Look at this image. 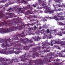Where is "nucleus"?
Here are the masks:
<instances>
[{
    "mask_svg": "<svg viewBox=\"0 0 65 65\" xmlns=\"http://www.w3.org/2000/svg\"><path fill=\"white\" fill-rule=\"evenodd\" d=\"M2 22L0 21V27L3 26H11L12 27L10 28H0V33L4 34L6 33L10 32L11 31H17V30H21V25H18L16 27V25H19L20 24V20L19 19L17 18L16 19H13L12 20L10 21L9 20L7 21H6L4 20H3Z\"/></svg>",
    "mask_w": 65,
    "mask_h": 65,
    "instance_id": "obj_1",
    "label": "nucleus"
},
{
    "mask_svg": "<svg viewBox=\"0 0 65 65\" xmlns=\"http://www.w3.org/2000/svg\"><path fill=\"white\" fill-rule=\"evenodd\" d=\"M5 42L6 43H3L2 44V46L4 47V50H3L2 51H0V53L1 54H5L6 55H8V54H13L14 53L16 55L19 54L20 53H21L22 51H13L14 49L15 48H10L9 49L10 50L13 49L12 50H11L9 52H6V51H7L8 50V48L6 47L7 46H11L12 45H13L14 43H10V45L8 44V42H11L10 41V39H6Z\"/></svg>",
    "mask_w": 65,
    "mask_h": 65,
    "instance_id": "obj_2",
    "label": "nucleus"
},
{
    "mask_svg": "<svg viewBox=\"0 0 65 65\" xmlns=\"http://www.w3.org/2000/svg\"><path fill=\"white\" fill-rule=\"evenodd\" d=\"M24 32H23L22 33L18 34L17 36H15L13 38H14V40H19L21 43L26 44L29 42V43H32L33 42V41L32 40V39L29 40V39L28 38H25L24 40L22 39H21V38L19 37H25V35H24Z\"/></svg>",
    "mask_w": 65,
    "mask_h": 65,
    "instance_id": "obj_3",
    "label": "nucleus"
},
{
    "mask_svg": "<svg viewBox=\"0 0 65 65\" xmlns=\"http://www.w3.org/2000/svg\"><path fill=\"white\" fill-rule=\"evenodd\" d=\"M32 56H30V55H28L26 53H25V55H23L22 56L20 57V58H17V60H18V62L19 61H22V62H24L26 60H27V58H30Z\"/></svg>",
    "mask_w": 65,
    "mask_h": 65,
    "instance_id": "obj_4",
    "label": "nucleus"
},
{
    "mask_svg": "<svg viewBox=\"0 0 65 65\" xmlns=\"http://www.w3.org/2000/svg\"><path fill=\"white\" fill-rule=\"evenodd\" d=\"M30 8H33L31 7L30 5H28L27 7H25L23 8H22L21 9V8H20V9L19 8H17L16 10V11H21V13H24V11H25V9L28 10V9H30Z\"/></svg>",
    "mask_w": 65,
    "mask_h": 65,
    "instance_id": "obj_5",
    "label": "nucleus"
},
{
    "mask_svg": "<svg viewBox=\"0 0 65 65\" xmlns=\"http://www.w3.org/2000/svg\"><path fill=\"white\" fill-rule=\"evenodd\" d=\"M37 48H32V52L33 53V54H32V57L33 58H35V56H36L37 57H39L38 53H36L37 51Z\"/></svg>",
    "mask_w": 65,
    "mask_h": 65,
    "instance_id": "obj_6",
    "label": "nucleus"
},
{
    "mask_svg": "<svg viewBox=\"0 0 65 65\" xmlns=\"http://www.w3.org/2000/svg\"><path fill=\"white\" fill-rule=\"evenodd\" d=\"M4 14L2 12H0V18H5L6 15H9L10 18H12L13 16L12 13H6Z\"/></svg>",
    "mask_w": 65,
    "mask_h": 65,
    "instance_id": "obj_7",
    "label": "nucleus"
},
{
    "mask_svg": "<svg viewBox=\"0 0 65 65\" xmlns=\"http://www.w3.org/2000/svg\"><path fill=\"white\" fill-rule=\"evenodd\" d=\"M13 61H14L15 62L18 63V60L17 58H16L14 60L12 59V61H10L8 63H6V62H4L2 63V64L3 65H10L9 64H12L13 63Z\"/></svg>",
    "mask_w": 65,
    "mask_h": 65,
    "instance_id": "obj_8",
    "label": "nucleus"
},
{
    "mask_svg": "<svg viewBox=\"0 0 65 65\" xmlns=\"http://www.w3.org/2000/svg\"><path fill=\"white\" fill-rule=\"evenodd\" d=\"M50 8V7H47L46 8V10L44 11V12L46 13H47L48 12H49L50 14L53 13L54 12V10H50V9H49V8Z\"/></svg>",
    "mask_w": 65,
    "mask_h": 65,
    "instance_id": "obj_9",
    "label": "nucleus"
},
{
    "mask_svg": "<svg viewBox=\"0 0 65 65\" xmlns=\"http://www.w3.org/2000/svg\"><path fill=\"white\" fill-rule=\"evenodd\" d=\"M28 46H21V48H17L16 49L17 50H26V51H28L29 50V48H28Z\"/></svg>",
    "mask_w": 65,
    "mask_h": 65,
    "instance_id": "obj_10",
    "label": "nucleus"
},
{
    "mask_svg": "<svg viewBox=\"0 0 65 65\" xmlns=\"http://www.w3.org/2000/svg\"><path fill=\"white\" fill-rule=\"evenodd\" d=\"M58 17L61 18V20H64L65 19V18H64V17H65V16H61H61H59V15H57V16H54L53 17V18L54 19H55L56 21H59V18H58Z\"/></svg>",
    "mask_w": 65,
    "mask_h": 65,
    "instance_id": "obj_11",
    "label": "nucleus"
},
{
    "mask_svg": "<svg viewBox=\"0 0 65 65\" xmlns=\"http://www.w3.org/2000/svg\"><path fill=\"white\" fill-rule=\"evenodd\" d=\"M55 42L57 44H61V46L65 45V41H61L60 42L59 41H55Z\"/></svg>",
    "mask_w": 65,
    "mask_h": 65,
    "instance_id": "obj_12",
    "label": "nucleus"
},
{
    "mask_svg": "<svg viewBox=\"0 0 65 65\" xmlns=\"http://www.w3.org/2000/svg\"><path fill=\"white\" fill-rule=\"evenodd\" d=\"M32 38L33 39H35V41H38L39 39H40V38L39 36H37V37L36 36L35 37H32Z\"/></svg>",
    "mask_w": 65,
    "mask_h": 65,
    "instance_id": "obj_13",
    "label": "nucleus"
},
{
    "mask_svg": "<svg viewBox=\"0 0 65 65\" xmlns=\"http://www.w3.org/2000/svg\"><path fill=\"white\" fill-rule=\"evenodd\" d=\"M59 35L60 36H62V33L60 31L58 32L57 34H56V35Z\"/></svg>",
    "mask_w": 65,
    "mask_h": 65,
    "instance_id": "obj_14",
    "label": "nucleus"
},
{
    "mask_svg": "<svg viewBox=\"0 0 65 65\" xmlns=\"http://www.w3.org/2000/svg\"><path fill=\"white\" fill-rule=\"evenodd\" d=\"M46 4V1L44 0L42 2V6H44V5H45Z\"/></svg>",
    "mask_w": 65,
    "mask_h": 65,
    "instance_id": "obj_15",
    "label": "nucleus"
},
{
    "mask_svg": "<svg viewBox=\"0 0 65 65\" xmlns=\"http://www.w3.org/2000/svg\"><path fill=\"white\" fill-rule=\"evenodd\" d=\"M32 11V9H31L28 10L26 13V15H27L28 14H30L31 13V12Z\"/></svg>",
    "mask_w": 65,
    "mask_h": 65,
    "instance_id": "obj_16",
    "label": "nucleus"
},
{
    "mask_svg": "<svg viewBox=\"0 0 65 65\" xmlns=\"http://www.w3.org/2000/svg\"><path fill=\"white\" fill-rule=\"evenodd\" d=\"M59 25H65V26H64V28L61 29V30H65V23L64 24H63V23H61V22L59 23Z\"/></svg>",
    "mask_w": 65,
    "mask_h": 65,
    "instance_id": "obj_17",
    "label": "nucleus"
},
{
    "mask_svg": "<svg viewBox=\"0 0 65 65\" xmlns=\"http://www.w3.org/2000/svg\"><path fill=\"white\" fill-rule=\"evenodd\" d=\"M46 44H48V45H51V43H43V46H45V45H46Z\"/></svg>",
    "mask_w": 65,
    "mask_h": 65,
    "instance_id": "obj_18",
    "label": "nucleus"
},
{
    "mask_svg": "<svg viewBox=\"0 0 65 65\" xmlns=\"http://www.w3.org/2000/svg\"><path fill=\"white\" fill-rule=\"evenodd\" d=\"M15 47H16V46H21V44L18 43L17 44H15Z\"/></svg>",
    "mask_w": 65,
    "mask_h": 65,
    "instance_id": "obj_19",
    "label": "nucleus"
},
{
    "mask_svg": "<svg viewBox=\"0 0 65 65\" xmlns=\"http://www.w3.org/2000/svg\"><path fill=\"white\" fill-rule=\"evenodd\" d=\"M41 21L42 22H45L47 21V19H45V18H43L42 19Z\"/></svg>",
    "mask_w": 65,
    "mask_h": 65,
    "instance_id": "obj_20",
    "label": "nucleus"
},
{
    "mask_svg": "<svg viewBox=\"0 0 65 65\" xmlns=\"http://www.w3.org/2000/svg\"><path fill=\"white\" fill-rule=\"evenodd\" d=\"M21 3H26L27 2L25 0H22Z\"/></svg>",
    "mask_w": 65,
    "mask_h": 65,
    "instance_id": "obj_21",
    "label": "nucleus"
},
{
    "mask_svg": "<svg viewBox=\"0 0 65 65\" xmlns=\"http://www.w3.org/2000/svg\"><path fill=\"white\" fill-rule=\"evenodd\" d=\"M28 30H28V31H32V30H33V29L32 28H28Z\"/></svg>",
    "mask_w": 65,
    "mask_h": 65,
    "instance_id": "obj_22",
    "label": "nucleus"
},
{
    "mask_svg": "<svg viewBox=\"0 0 65 65\" xmlns=\"http://www.w3.org/2000/svg\"><path fill=\"white\" fill-rule=\"evenodd\" d=\"M59 57H62V54L60 53H59Z\"/></svg>",
    "mask_w": 65,
    "mask_h": 65,
    "instance_id": "obj_23",
    "label": "nucleus"
},
{
    "mask_svg": "<svg viewBox=\"0 0 65 65\" xmlns=\"http://www.w3.org/2000/svg\"><path fill=\"white\" fill-rule=\"evenodd\" d=\"M4 42V40L3 39H2L0 41V43H2V42Z\"/></svg>",
    "mask_w": 65,
    "mask_h": 65,
    "instance_id": "obj_24",
    "label": "nucleus"
},
{
    "mask_svg": "<svg viewBox=\"0 0 65 65\" xmlns=\"http://www.w3.org/2000/svg\"><path fill=\"white\" fill-rule=\"evenodd\" d=\"M58 65V63L56 62H54L53 63V65Z\"/></svg>",
    "mask_w": 65,
    "mask_h": 65,
    "instance_id": "obj_25",
    "label": "nucleus"
},
{
    "mask_svg": "<svg viewBox=\"0 0 65 65\" xmlns=\"http://www.w3.org/2000/svg\"><path fill=\"white\" fill-rule=\"evenodd\" d=\"M55 1L56 2H59L61 1L60 0H55Z\"/></svg>",
    "mask_w": 65,
    "mask_h": 65,
    "instance_id": "obj_26",
    "label": "nucleus"
},
{
    "mask_svg": "<svg viewBox=\"0 0 65 65\" xmlns=\"http://www.w3.org/2000/svg\"><path fill=\"white\" fill-rule=\"evenodd\" d=\"M46 19H48V18H49L50 19H52V18H51V17H46L45 18Z\"/></svg>",
    "mask_w": 65,
    "mask_h": 65,
    "instance_id": "obj_27",
    "label": "nucleus"
},
{
    "mask_svg": "<svg viewBox=\"0 0 65 65\" xmlns=\"http://www.w3.org/2000/svg\"><path fill=\"white\" fill-rule=\"evenodd\" d=\"M2 3H4L5 2H6V1H1Z\"/></svg>",
    "mask_w": 65,
    "mask_h": 65,
    "instance_id": "obj_28",
    "label": "nucleus"
},
{
    "mask_svg": "<svg viewBox=\"0 0 65 65\" xmlns=\"http://www.w3.org/2000/svg\"><path fill=\"white\" fill-rule=\"evenodd\" d=\"M9 5L8 4H6L5 5V6L6 7H8Z\"/></svg>",
    "mask_w": 65,
    "mask_h": 65,
    "instance_id": "obj_29",
    "label": "nucleus"
},
{
    "mask_svg": "<svg viewBox=\"0 0 65 65\" xmlns=\"http://www.w3.org/2000/svg\"><path fill=\"white\" fill-rule=\"evenodd\" d=\"M39 3H41L42 2V1H41V0H38Z\"/></svg>",
    "mask_w": 65,
    "mask_h": 65,
    "instance_id": "obj_30",
    "label": "nucleus"
},
{
    "mask_svg": "<svg viewBox=\"0 0 65 65\" xmlns=\"http://www.w3.org/2000/svg\"><path fill=\"white\" fill-rule=\"evenodd\" d=\"M50 53H48L47 54V56H45V57H48V56H50Z\"/></svg>",
    "mask_w": 65,
    "mask_h": 65,
    "instance_id": "obj_31",
    "label": "nucleus"
},
{
    "mask_svg": "<svg viewBox=\"0 0 65 65\" xmlns=\"http://www.w3.org/2000/svg\"><path fill=\"white\" fill-rule=\"evenodd\" d=\"M41 49V47L40 46H39L38 48V50H40Z\"/></svg>",
    "mask_w": 65,
    "mask_h": 65,
    "instance_id": "obj_32",
    "label": "nucleus"
},
{
    "mask_svg": "<svg viewBox=\"0 0 65 65\" xmlns=\"http://www.w3.org/2000/svg\"><path fill=\"white\" fill-rule=\"evenodd\" d=\"M29 19H31V18H32V16H29Z\"/></svg>",
    "mask_w": 65,
    "mask_h": 65,
    "instance_id": "obj_33",
    "label": "nucleus"
},
{
    "mask_svg": "<svg viewBox=\"0 0 65 65\" xmlns=\"http://www.w3.org/2000/svg\"><path fill=\"white\" fill-rule=\"evenodd\" d=\"M29 25H30V26H33V25H34V23H32V24H29Z\"/></svg>",
    "mask_w": 65,
    "mask_h": 65,
    "instance_id": "obj_34",
    "label": "nucleus"
},
{
    "mask_svg": "<svg viewBox=\"0 0 65 65\" xmlns=\"http://www.w3.org/2000/svg\"><path fill=\"white\" fill-rule=\"evenodd\" d=\"M33 45H33V44H31L30 45H29V46L30 47H31L32 46H33Z\"/></svg>",
    "mask_w": 65,
    "mask_h": 65,
    "instance_id": "obj_35",
    "label": "nucleus"
},
{
    "mask_svg": "<svg viewBox=\"0 0 65 65\" xmlns=\"http://www.w3.org/2000/svg\"><path fill=\"white\" fill-rule=\"evenodd\" d=\"M47 31L48 33H50V30L48 29H47Z\"/></svg>",
    "mask_w": 65,
    "mask_h": 65,
    "instance_id": "obj_36",
    "label": "nucleus"
},
{
    "mask_svg": "<svg viewBox=\"0 0 65 65\" xmlns=\"http://www.w3.org/2000/svg\"><path fill=\"white\" fill-rule=\"evenodd\" d=\"M38 12V11L36 10H35L34 11V12Z\"/></svg>",
    "mask_w": 65,
    "mask_h": 65,
    "instance_id": "obj_37",
    "label": "nucleus"
},
{
    "mask_svg": "<svg viewBox=\"0 0 65 65\" xmlns=\"http://www.w3.org/2000/svg\"><path fill=\"white\" fill-rule=\"evenodd\" d=\"M54 8H55V9H54V11H57V10L56 9V7H55Z\"/></svg>",
    "mask_w": 65,
    "mask_h": 65,
    "instance_id": "obj_38",
    "label": "nucleus"
},
{
    "mask_svg": "<svg viewBox=\"0 0 65 65\" xmlns=\"http://www.w3.org/2000/svg\"><path fill=\"white\" fill-rule=\"evenodd\" d=\"M11 9H11V8H10L8 9V10H7V11H9V10H11Z\"/></svg>",
    "mask_w": 65,
    "mask_h": 65,
    "instance_id": "obj_39",
    "label": "nucleus"
},
{
    "mask_svg": "<svg viewBox=\"0 0 65 65\" xmlns=\"http://www.w3.org/2000/svg\"><path fill=\"white\" fill-rule=\"evenodd\" d=\"M51 46H53V43H52V41H51Z\"/></svg>",
    "mask_w": 65,
    "mask_h": 65,
    "instance_id": "obj_40",
    "label": "nucleus"
},
{
    "mask_svg": "<svg viewBox=\"0 0 65 65\" xmlns=\"http://www.w3.org/2000/svg\"><path fill=\"white\" fill-rule=\"evenodd\" d=\"M3 61V59H0V62H2Z\"/></svg>",
    "mask_w": 65,
    "mask_h": 65,
    "instance_id": "obj_41",
    "label": "nucleus"
},
{
    "mask_svg": "<svg viewBox=\"0 0 65 65\" xmlns=\"http://www.w3.org/2000/svg\"><path fill=\"white\" fill-rule=\"evenodd\" d=\"M34 29H37V27H36V25H35L34 26Z\"/></svg>",
    "mask_w": 65,
    "mask_h": 65,
    "instance_id": "obj_42",
    "label": "nucleus"
},
{
    "mask_svg": "<svg viewBox=\"0 0 65 65\" xmlns=\"http://www.w3.org/2000/svg\"><path fill=\"white\" fill-rule=\"evenodd\" d=\"M61 52H62V53H63V52H64V53H65V49L63 51H62Z\"/></svg>",
    "mask_w": 65,
    "mask_h": 65,
    "instance_id": "obj_43",
    "label": "nucleus"
},
{
    "mask_svg": "<svg viewBox=\"0 0 65 65\" xmlns=\"http://www.w3.org/2000/svg\"><path fill=\"white\" fill-rule=\"evenodd\" d=\"M4 61H8V60L7 59H4Z\"/></svg>",
    "mask_w": 65,
    "mask_h": 65,
    "instance_id": "obj_44",
    "label": "nucleus"
},
{
    "mask_svg": "<svg viewBox=\"0 0 65 65\" xmlns=\"http://www.w3.org/2000/svg\"><path fill=\"white\" fill-rule=\"evenodd\" d=\"M25 26H29V25H28L27 24H25Z\"/></svg>",
    "mask_w": 65,
    "mask_h": 65,
    "instance_id": "obj_45",
    "label": "nucleus"
},
{
    "mask_svg": "<svg viewBox=\"0 0 65 65\" xmlns=\"http://www.w3.org/2000/svg\"><path fill=\"white\" fill-rule=\"evenodd\" d=\"M62 33H63V34H65V31H62Z\"/></svg>",
    "mask_w": 65,
    "mask_h": 65,
    "instance_id": "obj_46",
    "label": "nucleus"
},
{
    "mask_svg": "<svg viewBox=\"0 0 65 65\" xmlns=\"http://www.w3.org/2000/svg\"><path fill=\"white\" fill-rule=\"evenodd\" d=\"M32 5L34 6V7H36V6L35 5Z\"/></svg>",
    "mask_w": 65,
    "mask_h": 65,
    "instance_id": "obj_47",
    "label": "nucleus"
},
{
    "mask_svg": "<svg viewBox=\"0 0 65 65\" xmlns=\"http://www.w3.org/2000/svg\"><path fill=\"white\" fill-rule=\"evenodd\" d=\"M44 57H45V56H42H42H41V58H44Z\"/></svg>",
    "mask_w": 65,
    "mask_h": 65,
    "instance_id": "obj_48",
    "label": "nucleus"
},
{
    "mask_svg": "<svg viewBox=\"0 0 65 65\" xmlns=\"http://www.w3.org/2000/svg\"><path fill=\"white\" fill-rule=\"evenodd\" d=\"M62 5L63 6V7H64V8H65V5L63 4Z\"/></svg>",
    "mask_w": 65,
    "mask_h": 65,
    "instance_id": "obj_49",
    "label": "nucleus"
},
{
    "mask_svg": "<svg viewBox=\"0 0 65 65\" xmlns=\"http://www.w3.org/2000/svg\"><path fill=\"white\" fill-rule=\"evenodd\" d=\"M9 18V17H7V18H6V20H7V19H8Z\"/></svg>",
    "mask_w": 65,
    "mask_h": 65,
    "instance_id": "obj_50",
    "label": "nucleus"
},
{
    "mask_svg": "<svg viewBox=\"0 0 65 65\" xmlns=\"http://www.w3.org/2000/svg\"><path fill=\"white\" fill-rule=\"evenodd\" d=\"M57 6L58 7H60V5H58Z\"/></svg>",
    "mask_w": 65,
    "mask_h": 65,
    "instance_id": "obj_51",
    "label": "nucleus"
},
{
    "mask_svg": "<svg viewBox=\"0 0 65 65\" xmlns=\"http://www.w3.org/2000/svg\"><path fill=\"white\" fill-rule=\"evenodd\" d=\"M2 5H0V8H2Z\"/></svg>",
    "mask_w": 65,
    "mask_h": 65,
    "instance_id": "obj_52",
    "label": "nucleus"
},
{
    "mask_svg": "<svg viewBox=\"0 0 65 65\" xmlns=\"http://www.w3.org/2000/svg\"><path fill=\"white\" fill-rule=\"evenodd\" d=\"M52 0H49L48 2H50Z\"/></svg>",
    "mask_w": 65,
    "mask_h": 65,
    "instance_id": "obj_53",
    "label": "nucleus"
},
{
    "mask_svg": "<svg viewBox=\"0 0 65 65\" xmlns=\"http://www.w3.org/2000/svg\"><path fill=\"white\" fill-rule=\"evenodd\" d=\"M33 22H34V21H35V20L33 19L32 20Z\"/></svg>",
    "mask_w": 65,
    "mask_h": 65,
    "instance_id": "obj_54",
    "label": "nucleus"
},
{
    "mask_svg": "<svg viewBox=\"0 0 65 65\" xmlns=\"http://www.w3.org/2000/svg\"><path fill=\"white\" fill-rule=\"evenodd\" d=\"M34 18H36V17H35V16H34Z\"/></svg>",
    "mask_w": 65,
    "mask_h": 65,
    "instance_id": "obj_55",
    "label": "nucleus"
},
{
    "mask_svg": "<svg viewBox=\"0 0 65 65\" xmlns=\"http://www.w3.org/2000/svg\"><path fill=\"white\" fill-rule=\"evenodd\" d=\"M42 49H44V47H42Z\"/></svg>",
    "mask_w": 65,
    "mask_h": 65,
    "instance_id": "obj_56",
    "label": "nucleus"
},
{
    "mask_svg": "<svg viewBox=\"0 0 65 65\" xmlns=\"http://www.w3.org/2000/svg\"><path fill=\"white\" fill-rule=\"evenodd\" d=\"M18 42H19V41H17V42H15V43H18Z\"/></svg>",
    "mask_w": 65,
    "mask_h": 65,
    "instance_id": "obj_57",
    "label": "nucleus"
},
{
    "mask_svg": "<svg viewBox=\"0 0 65 65\" xmlns=\"http://www.w3.org/2000/svg\"><path fill=\"white\" fill-rule=\"evenodd\" d=\"M40 12H41V13H42V11H40Z\"/></svg>",
    "mask_w": 65,
    "mask_h": 65,
    "instance_id": "obj_58",
    "label": "nucleus"
},
{
    "mask_svg": "<svg viewBox=\"0 0 65 65\" xmlns=\"http://www.w3.org/2000/svg\"><path fill=\"white\" fill-rule=\"evenodd\" d=\"M41 31L42 32V33H43V30H41Z\"/></svg>",
    "mask_w": 65,
    "mask_h": 65,
    "instance_id": "obj_59",
    "label": "nucleus"
},
{
    "mask_svg": "<svg viewBox=\"0 0 65 65\" xmlns=\"http://www.w3.org/2000/svg\"><path fill=\"white\" fill-rule=\"evenodd\" d=\"M48 5H50V3H49L48 4Z\"/></svg>",
    "mask_w": 65,
    "mask_h": 65,
    "instance_id": "obj_60",
    "label": "nucleus"
},
{
    "mask_svg": "<svg viewBox=\"0 0 65 65\" xmlns=\"http://www.w3.org/2000/svg\"><path fill=\"white\" fill-rule=\"evenodd\" d=\"M3 9H5V7L3 8Z\"/></svg>",
    "mask_w": 65,
    "mask_h": 65,
    "instance_id": "obj_61",
    "label": "nucleus"
},
{
    "mask_svg": "<svg viewBox=\"0 0 65 65\" xmlns=\"http://www.w3.org/2000/svg\"><path fill=\"white\" fill-rule=\"evenodd\" d=\"M60 7H62V6H60Z\"/></svg>",
    "mask_w": 65,
    "mask_h": 65,
    "instance_id": "obj_62",
    "label": "nucleus"
},
{
    "mask_svg": "<svg viewBox=\"0 0 65 65\" xmlns=\"http://www.w3.org/2000/svg\"><path fill=\"white\" fill-rule=\"evenodd\" d=\"M52 56L50 58V59H52Z\"/></svg>",
    "mask_w": 65,
    "mask_h": 65,
    "instance_id": "obj_63",
    "label": "nucleus"
},
{
    "mask_svg": "<svg viewBox=\"0 0 65 65\" xmlns=\"http://www.w3.org/2000/svg\"><path fill=\"white\" fill-rule=\"evenodd\" d=\"M2 3L1 1H0V3Z\"/></svg>",
    "mask_w": 65,
    "mask_h": 65,
    "instance_id": "obj_64",
    "label": "nucleus"
}]
</instances>
